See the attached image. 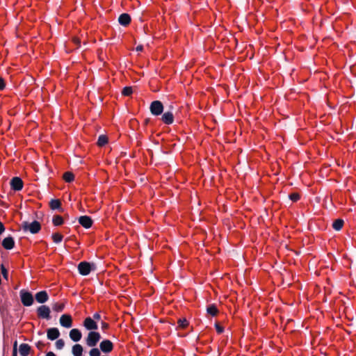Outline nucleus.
I'll list each match as a JSON object with an SVG mask.
<instances>
[{
	"mask_svg": "<svg viewBox=\"0 0 356 356\" xmlns=\"http://www.w3.org/2000/svg\"><path fill=\"white\" fill-rule=\"evenodd\" d=\"M79 273L82 275H88L92 270V265L87 261H82L78 265Z\"/></svg>",
	"mask_w": 356,
	"mask_h": 356,
	"instance_id": "6",
	"label": "nucleus"
},
{
	"mask_svg": "<svg viewBox=\"0 0 356 356\" xmlns=\"http://www.w3.org/2000/svg\"><path fill=\"white\" fill-rule=\"evenodd\" d=\"M22 303L25 307H29L33 305L34 299L31 292L22 289L19 292Z\"/></svg>",
	"mask_w": 356,
	"mask_h": 356,
	"instance_id": "2",
	"label": "nucleus"
},
{
	"mask_svg": "<svg viewBox=\"0 0 356 356\" xmlns=\"http://www.w3.org/2000/svg\"><path fill=\"white\" fill-rule=\"evenodd\" d=\"M118 22L120 25L126 26L131 22V17L127 13H122L118 17Z\"/></svg>",
	"mask_w": 356,
	"mask_h": 356,
	"instance_id": "16",
	"label": "nucleus"
},
{
	"mask_svg": "<svg viewBox=\"0 0 356 356\" xmlns=\"http://www.w3.org/2000/svg\"><path fill=\"white\" fill-rule=\"evenodd\" d=\"M89 355L90 356H101V353L97 348H93L90 350Z\"/></svg>",
	"mask_w": 356,
	"mask_h": 356,
	"instance_id": "30",
	"label": "nucleus"
},
{
	"mask_svg": "<svg viewBox=\"0 0 356 356\" xmlns=\"http://www.w3.org/2000/svg\"><path fill=\"white\" fill-rule=\"evenodd\" d=\"M2 273L4 277H6L7 276V270L6 269L2 266Z\"/></svg>",
	"mask_w": 356,
	"mask_h": 356,
	"instance_id": "38",
	"label": "nucleus"
},
{
	"mask_svg": "<svg viewBox=\"0 0 356 356\" xmlns=\"http://www.w3.org/2000/svg\"><path fill=\"white\" fill-rule=\"evenodd\" d=\"M17 341H15L14 342V343H13V350H17Z\"/></svg>",
	"mask_w": 356,
	"mask_h": 356,
	"instance_id": "40",
	"label": "nucleus"
},
{
	"mask_svg": "<svg viewBox=\"0 0 356 356\" xmlns=\"http://www.w3.org/2000/svg\"><path fill=\"white\" fill-rule=\"evenodd\" d=\"M143 49V47L142 45H138L136 48V51H142Z\"/></svg>",
	"mask_w": 356,
	"mask_h": 356,
	"instance_id": "39",
	"label": "nucleus"
},
{
	"mask_svg": "<svg viewBox=\"0 0 356 356\" xmlns=\"http://www.w3.org/2000/svg\"><path fill=\"white\" fill-rule=\"evenodd\" d=\"M11 188L15 191H19L22 189L24 183L22 179L19 177H15L10 180Z\"/></svg>",
	"mask_w": 356,
	"mask_h": 356,
	"instance_id": "7",
	"label": "nucleus"
},
{
	"mask_svg": "<svg viewBox=\"0 0 356 356\" xmlns=\"http://www.w3.org/2000/svg\"><path fill=\"white\" fill-rule=\"evenodd\" d=\"M83 348L81 345L76 343L72 346V353L74 356H82Z\"/></svg>",
	"mask_w": 356,
	"mask_h": 356,
	"instance_id": "19",
	"label": "nucleus"
},
{
	"mask_svg": "<svg viewBox=\"0 0 356 356\" xmlns=\"http://www.w3.org/2000/svg\"><path fill=\"white\" fill-rule=\"evenodd\" d=\"M35 298L38 302L43 304L48 300L49 296L46 291H41L35 294Z\"/></svg>",
	"mask_w": 356,
	"mask_h": 356,
	"instance_id": "14",
	"label": "nucleus"
},
{
	"mask_svg": "<svg viewBox=\"0 0 356 356\" xmlns=\"http://www.w3.org/2000/svg\"><path fill=\"white\" fill-rule=\"evenodd\" d=\"M49 206H50V208L52 209V210H56V209H61V203H60V201L59 200H57V199H53L50 201L49 202Z\"/></svg>",
	"mask_w": 356,
	"mask_h": 356,
	"instance_id": "20",
	"label": "nucleus"
},
{
	"mask_svg": "<svg viewBox=\"0 0 356 356\" xmlns=\"http://www.w3.org/2000/svg\"><path fill=\"white\" fill-rule=\"evenodd\" d=\"M22 228L24 232H30L31 234H37L41 229L40 223L34 220L33 222L29 223L28 222H23L22 224Z\"/></svg>",
	"mask_w": 356,
	"mask_h": 356,
	"instance_id": "1",
	"label": "nucleus"
},
{
	"mask_svg": "<svg viewBox=\"0 0 356 356\" xmlns=\"http://www.w3.org/2000/svg\"><path fill=\"white\" fill-rule=\"evenodd\" d=\"M50 313L51 310L47 305H41L37 309V314L41 318L49 320L51 318Z\"/></svg>",
	"mask_w": 356,
	"mask_h": 356,
	"instance_id": "4",
	"label": "nucleus"
},
{
	"mask_svg": "<svg viewBox=\"0 0 356 356\" xmlns=\"http://www.w3.org/2000/svg\"><path fill=\"white\" fill-rule=\"evenodd\" d=\"M162 121L166 124H171L174 122V116L172 112H165L161 118Z\"/></svg>",
	"mask_w": 356,
	"mask_h": 356,
	"instance_id": "17",
	"label": "nucleus"
},
{
	"mask_svg": "<svg viewBox=\"0 0 356 356\" xmlns=\"http://www.w3.org/2000/svg\"><path fill=\"white\" fill-rule=\"evenodd\" d=\"M177 323L178 326L181 328H185L188 324V321L186 318L179 319Z\"/></svg>",
	"mask_w": 356,
	"mask_h": 356,
	"instance_id": "29",
	"label": "nucleus"
},
{
	"mask_svg": "<svg viewBox=\"0 0 356 356\" xmlns=\"http://www.w3.org/2000/svg\"><path fill=\"white\" fill-rule=\"evenodd\" d=\"M52 222L55 226H59L63 223V219L60 216L56 215L53 217Z\"/></svg>",
	"mask_w": 356,
	"mask_h": 356,
	"instance_id": "24",
	"label": "nucleus"
},
{
	"mask_svg": "<svg viewBox=\"0 0 356 356\" xmlns=\"http://www.w3.org/2000/svg\"><path fill=\"white\" fill-rule=\"evenodd\" d=\"M5 86H6V84H5L3 79L1 77H0V90H3Z\"/></svg>",
	"mask_w": 356,
	"mask_h": 356,
	"instance_id": "34",
	"label": "nucleus"
},
{
	"mask_svg": "<svg viewBox=\"0 0 356 356\" xmlns=\"http://www.w3.org/2000/svg\"><path fill=\"white\" fill-rule=\"evenodd\" d=\"M289 198L293 202H297L300 199V195L296 193H291L289 195Z\"/></svg>",
	"mask_w": 356,
	"mask_h": 356,
	"instance_id": "32",
	"label": "nucleus"
},
{
	"mask_svg": "<svg viewBox=\"0 0 356 356\" xmlns=\"http://www.w3.org/2000/svg\"><path fill=\"white\" fill-rule=\"evenodd\" d=\"M150 111L154 115H159L163 111V104L158 100L154 101L150 105Z\"/></svg>",
	"mask_w": 356,
	"mask_h": 356,
	"instance_id": "5",
	"label": "nucleus"
},
{
	"mask_svg": "<svg viewBox=\"0 0 356 356\" xmlns=\"http://www.w3.org/2000/svg\"><path fill=\"white\" fill-rule=\"evenodd\" d=\"M70 338L74 342H78L81 339V332L77 328H73L70 331Z\"/></svg>",
	"mask_w": 356,
	"mask_h": 356,
	"instance_id": "12",
	"label": "nucleus"
},
{
	"mask_svg": "<svg viewBox=\"0 0 356 356\" xmlns=\"http://www.w3.org/2000/svg\"><path fill=\"white\" fill-rule=\"evenodd\" d=\"M5 230V227L3 225V224L0 222V234H2Z\"/></svg>",
	"mask_w": 356,
	"mask_h": 356,
	"instance_id": "37",
	"label": "nucleus"
},
{
	"mask_svg": "<svg viewBox=\"0 0 356 356\" xmlns=\"http://www.w3.org/2000/svg\"><path fill=\"white\" fill-rule=\"evenodd\" d=\"M79 222L84 228L88 229L92 225V220L90 217L88 216H82L79 218Z\"/></svg>",
	"mask_w": 356,
	"mask_h": 356,
	"instance_id": "11",
	"label": "nucleus"
},
{
	"mask_svg": "<svg viewBox=\"0 0 356 356\" xmlns=\"http://www.w3.org/2000/svg\"><path fill=\"white\" fill-rule=\"evenodd\" d=\"M108 328V324L105 322H102V329L106 330Z\"/></svg>",
	"mask_w": 356,
	"mask_h": 356,
	"instance_id": "36",
	"label": "nucleus"
},
{
	"mask_svg": "<svg viewBox=\"0 0 356 356\" xmlns=\"http://www.w3.org/2000/svg\"><path fill=\"white\" fill-rule=\"evenodd\" d=\"M215 327L218 334H221L224 331V328L218 323L215 324Z\"/></svg>",
	"mask_w": 356,
	"mask_h": 356,
	"instance_id": "33",
	"label": "nucleus"
},
{
	"mask_svg": "<svg viewBox=\"0 0 356 356\" xmlns=\"http://www.w3.org/2000/svg\"><path fill=\"white\" fill-rule=\"evenodd\" d=\"M92 318L94 319V321H99L101 318V316L99 313H95Z\"/></svg>",
	"mask_w": 356,
	"mask_h": 356,
	"instance_id": "35",
	"label": "nucleus"
},
{
	"mask_svg": "<svg viewBox=\"0 0 356 356\" xmlns=\"http://www.w3.org/2000/svg\"><path fill=\"white\" fill-rule=\"evenodd\" d=\"M101 339V335L99 332L90 331L86 338V344L89 347H95Z\"/></svg>",
	"mask_w": 356,
	"mask_h": 356,
	"instance_id": "3",
	"label": "nucleus"
},
{
	"mask_svg": "<svg viewBox=\"0 0 356 356\" xmlns=\"http://www.w3.org/2000/svg\"><path fill=\"white\" fill-rule=\"evenodd\" d=\"M85 328L90 331L96 330L98 329L97 323L91 317H86L83 323Z\"/></svg>",
	"mask_w": 356,
	"mask_h": 356,
	"instance_id": "8",
	"label": "nucleus"
},
{
	"mask_svg": "<svg viewBox=\"0 0 356 356\" xmlns=\"http://www.w3.org/2000/svg\"><path fill=\"white\" fill-rule=\"evenodd\" d=\"M343 220L342 219H337L332 223V227L336 231H339L341 229L343 225Z\"/></svg>",
	"mask_w": 356,
	"mask_h": 356,
	"instance_id": "21",
	"label": "nucleus"
},
{
	"mask_svg": "<svg viewBox=\"0 0 356 356\" xmlns=\"http://www.w3.org/2000/svg\"><path fill=\"white\" fill-rule=\"evenodd\" d=\"M108 143V138L105 135H100L98 137L97 145L100 147L104 146Z\"/></svg>",
	"mask_w": 356,
	"mask_h": 356,
	"instance_id": "23",
	"label": "nucleus"
},
{
	"mask_svg": "<svg viewBox=\"0 0 356 356\" xmlns=\"http://www.w3.org/2000/svg\"><path fill=\"white\" fill-rule=\"evenodd\" d=\"M2 246L6 250H11L15 246V241L13 237L8 236L5 238L2 241Z\"/></svg>",
	"mask_w": 356,
	"mask_h": 356,
	"instance_id": "15",
	"label": "nucleus"
},
{
	"mask_svg": "<svg viewBox=\"0 0 356 356\" xmlns=\"http://www.w3.org/2000/svg\"><path fill=\"white\" fill-rule=\"evenodd\" d=\"M64 307L65 305L59 302H55L52 306L53 309L56 312H61L64 309Z\"/></svg>",
	"mask_w": 356,
	"mask_h": 356,
	"instance_id": "26",
	"label": "nucleus"
},
{
	"mask_svg": "<svg viewBox=\"0 0 356 356\" xmlns=\"http://www.w3.org/2000/svg\"><path fill=\"white\" fill-rule=\"evenodd\" d=\"M132 88L129 86L124 87L122 91V94L124 96H129L131 94H132Z\"/></svg>",
	"mask_w": 356,
	"mask_h": 356,
	"instance_id": "28",
	"label": "nucleus"
},
{
	"mask_svg": "<svg viewBox=\"0 0 356 356\" xmlns=\"http://www.w3.org/2000/svg\"><path fill=\"white\" fill-rule=\"evenodd\" d=\"M63 236L59 233H54L52 234V239L55 243H60L63 240Z\"/></svg>",
	"mask_w": 356,
	"mask_h": 356,
	"instance_id": "27",
	"label": "nucleus"
},
{
	"mask_svg": "<svg viewBox=\"0 0 356 356\" xmlns=\"http://www.w3.org/2000/svg\"><path fill=\"white\" fill-rule=\"evenodd\" d=\"M41 345H42V342L38 341L36 344V346L38 348H40Z\"/></svg>",
	"mask_w": 356,
	"mask_h": 356,
	"instance_id": "43",
	"label": "nucleus"
},
{
	"mask_svg": "<svg viewBox=\"0 0 356 356\" xmlns=\"http://www.w3.org/2000/svg\"><path fill=\"white\" fill-rule=\"evenodd\" d=\"M31 351V346L27 343H22L19 347V352L21 356H28Z\"/></svg>",
	"mask_w": 356,
	"mask_h": 356,
	"instance_id": "18",
	"label": "nucleus"
},
{
	"mask_svg": "<svg viewBox=\"0 0 356 356\" xmlns=\"http://www.w3.org/2000/svg\"><path fill=\"white\" fill-rule=\"evenodd\" d=\"M63 179L66 182H71L74 179V175L71 172H66L63 175Z\"/></svg>",
	"mask_w": 356,
	"mask_h": 356,
	"instance_id": "25",
	"label": "nucleus"
},
{
	"mask_svg": "<svg viewBox=\"0 0 356 356\" xmlns=\"http://www.w3.org/2000/svg\"><path fill=\"white\" fill-rule=\"evenodd\" d=\"M47 338L49 340L54 341L59 337V336H60L59 330L56 327L49 328L47 331Z\"/></svg>",
	"mask_w": 356,
	"mask_h": 356,
	"instance_id": "13",
	"label": "nucleus"
},
{
	"mask_svg": "<svg viewBox=\"0 0 356 356\" xmlns=\"http://www.w3.org/2000/svg\"><path fill=\"white\" fill-rule=\"evenodd\" d=\"M65 346V341L63 339H58L56 342V347L58 350H62Z\"/></svg>",
	"mask_w": 356,
	"mask_h": 356,
	"instance_id": "31",
	"label": "nucleus"
},
{
	"mask_svg": "<svg viewBox=\"0 0 356 356\" xmlns=\"http://www.w3.org/2000/svg\"><path fill=\"white\" fill-rule=\"evenodd\" d=\"M60 324L61 326L70 328L72 326V318L69 314H63L60 318Z\"/></svg>",
	"mask_w": 356,
	"mask_h": 356,
	"instance_id": "10",
	"label": "nucleus"
},
{
	"mask_svg": "<svg viewBox=\"0 0 356 356\" xmlns=\"http://www.w3.org/2000/svg\"><path fill=\"white\" fill-rule=\"evenodd\" d=\"M12 356H17V350H13Z\"/></svg>",
	"mask_w": 356,
	"mask_h": 356,
	"instance_id": "42",
	"label": "nucleus"
},
{
	"mask_svg": "<svg viewBox=\"0 0 356 356\" xmlns=\"http://www.w3.org/2000/svg\"><path fill=\"white\" fill-rule=\"evenodd\" d=\"M207 312L212 316H215L218 314V309L214 304L209 305L207 308Z\"/></svg>",
	"mask_w": 356,
	"mask_h": 356,
	"instance_id": "22",
	"label": "nucleus"
},
{
	"mask_svg": "<svg viewBox=\"0 0 356 356\" xmlns=\"http://www.w3.org/2000/svg\"><path fill=\"white\" fill-rule=\"evenodd\" d=\"M99 348L103 353H108L113 350V344L110 340L105 339L100 343Z\"/></svg>",
	"mask_w": 356,
	"mask_h": 356,
	"instance_id": "9",
	"label": "nucleus"
},
{
	"mask_svg": "<svg viewBox=\"0 0 356 356\" xmlns=\"http://www.w3.org/2000/svg\"><path fill=\"white\" fill-rule=\"evenodd\" d=\"M46 356H56L53 352H49L46 354Z\"/></svg>",
	"mask_w": 356,
	"mask_h": 356,
	"instance_id": "41",
	"label": "nucleus"
}]
</instances>
